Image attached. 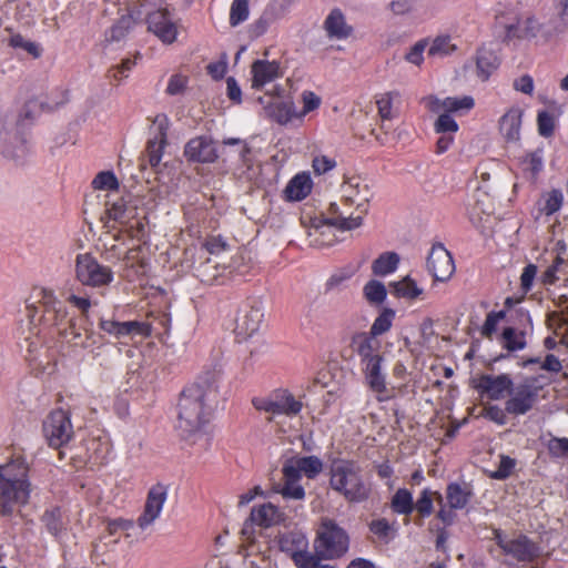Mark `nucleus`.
<instances>
[{
	"label": "nucleus",
	"instance_id": "20",
	"mask_svg": "<svg viewBox=\"0 0 568 568\" xmlns=\"http://www.w3.org/2000/svg\"><path fill=\"white\" fill-rule=\"evenodd\" d=\"M352 175L338 168L335 159L322 155V186L326 187L328 199H332L337 190H341L343 183L352 179Z\"/></svg>",
	"mask_w": 568,
	"mask_h": 568
},
{
	"label": "nucleus",
	"instance_id": "50",
	"mask_svg": "<svg viewBox=\"0 0 568 568\" xmlns=\"http://www.w3.org/2000/svg\"><path fill=\"white\" fill-rule=\"evenodd\" d=\"M504 346L508 351H519L526 346V338L523 332L507 327L503 332Z\"/></svg>",
	"mask_w": 568,
	"mask_h": 568
},
{
	"label": "nucleus",
	"instance_id": "56",
	"mask_svg": "<svg viewBox=\"0 0 568 568\" xmlns=\"http://www.w3.org/2000/svg\"><path fill=\"white\" fill-rule=\"evenodd\" d=\"M273 22V17L270 13L264 12L258 19H256L248 28V34L251 38H260L265 34Z\"/></svg>",
	"mask_w": 568,
	"mask_h": 568
},
{
	"label": "nucleus",
	"instance_id": "39",
	"mask_svg": "<svg viewBox=\"0 0 568 568\" xmlns=\"http://www.w3.org/2000/svg\"><path fill=\"white\" fill-rule=\"evenodd\" d=\"M250 18V0H233L230 6L229 23L232 28L247 21Z\"/></svg>",
	"mask_w": 568,
	"mask_h": 568
},
{
	"label": "nucleus",
	"instance_id": "55",
	"mask_svg": "<svg viewBox=\"0 0 568 568\" xmlns=\"http://www.w3.org/2000/svg\"><path fill=\"white\" fill-rule=\"evenodd\" d=\"M562 193L559 190H552L544 197V205L541 212L546 215H551L557 212L562 204Z\"/></svg>",
	"mask_w": 568,
	"mask_h": 568
},
{
	"label": "nucleus",
	"instance_id": "14",
	"mask_svg": "<svg viewBox=\"0 0 568 568\" xmlns=\"http://www.w3.org/2000/svg\"><path fill=\"white\" fill-rule=\"evenodd\" d=\"M264 318V307L262 301L257 298L248 300L239 311L235 320L234 332L237 337L246 339L258 332Z\"/></svg>",
	"mask_w": 568,
	"mask_h": 568
},
{
	"label": "nucleus",
	"instance_id": "11",
	"mask_svg": "<svg viewBox=\"0 0 568 568\" xmlns=\"http://www.w3.org/2000/svg\"><path fill=\"white\" fill-rule=\"evenodd\" d=\"M170 119L164 113H159L153 119L150 129V139L146 142L144 155L151 168H156L163 158L164 149L168 145Z\"/></svg>",
	"mask_w": 568,
	"mask_h": 568
},
{
	"label": "nucleus",
	"instance_id": "8",
	"mask_svg": "<svg viewBox=\"0 0 568 568\" xmlns=\"http://www.w3.org/2000/svg\"><path fill=\"white\" fill-rule=\"evenodd\" d=\"M253 407L258 412L272 415L296 416L302 410L303 404L294 395L283 388H277L264 396L252 398Z\"/></svg>",
	"mask_w": 568,
	"mask_h": 568
},
{
	"label": "nucleus",
	"instance_id": "46",
	"mask_svg": "<svg viewBox=\"0 0 568 568\" xmlns=\"http://www.w3.org/2000/svg\"><path fill=\"white\" fill-rule=\"evenodd\" d=\"M392 508L395 513L409 515L414 509L412 494L405 489H398L392 498Z\"/></svg>",
	"mask_w": 568,
	"mask_h": 568
},
{
	"label": "nucleus",
	"instance_id": "27",
	"mask_svg": "<svg viewBox=\"0 0 568 568\" xmlns=\"http://www.w3.org/2000/svg\"><path fill=\"white\" fill-rule=\"evenodd\" d=\"M503 550L519 561H531L540 554L539 547L526 536L509 540L507 545H503Z\"/></svg>",
	"mask_w": 568,
	"mask_h": 568
},
{
	"label": "nucleus",
	"instance_id": "4",
	"mask_svg": "<svg viewBox=\"0 0 568 568\" xmlns=\"http://www.w3.org/2000/svg\"><path fill=\"white\" fill-rule=\"evenodd\" d=\"M320 473V458L316 456L287 458L282 467L283 485L278 490L286 499H303L305 490L300 485L302 475L315 478Z\"/></svg>",
	"mask_w": 568,
	"mask_h": 568
},
{
	"label": "nucleus",
	"instance_id": "2",
	"mask_svg": "<svg viewBox=\"0 0 568 568\" xmlns=\"http://www.w3.org/2000/svg\"><path fill=\"white\" fill-rule=\"evenodd\" d=\"M372 197L368 183L359 175L343 183L332 199L322 186V236L334 227L339 234L362 226L367 204Z\"/></svg>",
	"mask_w": 568,
	"mask_h": 568
},
{
	"label": "nucleus",
	"instance_id": "59",
	"mask_svg": "<svg viewBox=\"0 0 568 568\" xmlns=\"http://www.w3.org/2000/svg\"><path fill=\"white\" fill-rule=\"evenodd\" d=\"M437 133L452 134L458 130L457 122L449 115V113H440L434 124Z\"/></svg>",
	"mask_w": 568,
	"mask_h": 568
},
{
	"label": "nucleus",
	"instance_id": "6",
	"mask_svg": "<svg viewBox=\"0 0 568 568\" xmlns=\"http://www.w3.org/2000/svg\"><path fill=\"white\" fill-rule=\"evenodd\" d=\"M331 487L351 503L368 498L371 488L359 471L351 463H337L332 467Z\"/></svg>",
	"mask_w": 568,
	"mask_h": 568
},
{
	"label": "nucleus",
	"instance_id": "3",
	"mask_svg": "<svg viewBox=\"0 0 568 568\" xmlns=\"http://www.w3.org/2000/svg\"><path fill=\"white\" fill-rule=\"evenodd\" d=\"M30 497L28 466L21 457L11 459L0 466V503L1 514L12 513L13 504H27Z\"/></svg>",
	"mask_w": 568,
	"mask_h": 568
},
{
	"label": "nucleus",
	"instance_id": "58",
	"mask_svg": "<svg viewBox=\"0 0 568 568\" xmlns=\"http://www.w3.org/2000/svg\"><path fill=\"white\" fill-rule=\"evenodd\" d=\"M516 466V460L508 456H500L498 468L489 474L493 479H506L509 477Z\"/></svg>",
	"mask_w": 568,
	"mask_h": 568
},
{
	"label": "nucleus",
	"instance_id": "61",
	"mask_svg": "<svg viewBox=\"0 0 568 568\" xmlns=\"http://www.w3.org/2000/svg\"><path fill=\"white\" fill-rule=\"evenodd\" d=\"M189 83V78L186 75L176 73L171 75L168 82V87L165 92L169 95H178L185 91Z\"/></svg>",
	"mask_w": 568,
	"mask_h": 568
},
{
	"label": "nucleus",
	"instance_id": "1",
	"mask_svg": "<svg viewBox=\"0 0 568 568\" xmlns=\"http://www.w3.org/2000/svg\"><path fill=\"white\" fill-rule=\"evenodd\" d=\"M220 375L216 372H205L190 386L185 387L179 400L178 427L185 442L207 450L212 436L206 429L210 422L213 403L219 396Z\"/></svg>",
	"mask_w": 568,
	"mask_h": 568
},
{
	"label": "nucleus",
	"instance_id": "31",
	"mask_svg": "<svg viewBox=\"0 0 568 568\" xmlns=\"http://www.w3.org/2000/svg\"><path fill=\"white\" fill-rule=\"evenodd\" d=\"M134 24L135 19L132 13L128 12L126 14L121 16L116 22L104 32L103 42L109 44L122 41L129 34Z\"/></svg>",
	"mask_w": 568,
	"mask_h": 568
},
{
	"label": "nucleus",
	"instance_id": "16",
	"mask_svg": "<svg viewBox=\"0 0 568 568\" xmlns=\"http://www.w3.org/2000/svg\"><path fill=\"white\" fill-rule=\"evenodd\" d=\"M427 268L436 281H447L455 272L450 253L438 243L432 246L427 258Z\"/></svg>",
	"mask_w": 568,
	"mask_h": 568
},
{
	"label": "nucleus",
	"instance_id": "5",
	"mask_svg": "<svg viewBox=\"0 0 568 568\" xmlns=\"http://www.w3.org/2000/svg\"><path fill=\"white\" fill-rule=\"evenodd\" d=\"M105 212L110 221L122 225L129 237L142 240L146 235V215L131 200L119 196L108 201Z\"/></svg>",
	"mask_w": 568,
	"mask_h": 568
},
{
	"label": "nucleus",
	"instance_id": "34",
	"mask_svg": "<svg viewBox=\"0 0 568 568\" xmlns=\"http://www.w3.org/2000/svg\"><path fill=\"white\" fill-rule=\"evenodd\" d=\"M320 320V304L316 297L307 300L303 305L300 316L301 327L304 331H315Z\"/></svg>",
	"mask_w": 568,
	"mask_h": 568
},
{
	"label": "nucleus",
	"instance_id": "36",
	"mask_svg": "<svg viewBox=\"0 0 568 568\" xmlns=\"http://www.w3.org/2000/svg\"><path fill=\"white\" fill-rule=\"evenodd\" d=\"M399 256L395 252H385L381 254L372 264V271L375 275L385 276L397 268Z\"/></svg>",
	"mask_w": 568,
	"mask_h": 568
},
{
	"label": "nucleus",
	"instance_id": "42",
	"mask_svg": "<svg viewBox=\"0 0 568 568\" xmlns=\"http://www.w3.org/2000/svg\"><path fill=\"white\" fill-rule=\"evenodd\" d=\"M392 287L396 296L408 300L416 298L423 293V290L417 286L416 282L408 276L392 283Z\"/></svg>",
	"mask_w": 568,
	"mask_h": 568
},
{
	"label": "nucleus",
	"instance_id": "17",
	"mask_svg": "<svg viewBox=\"0 0 568 568\" xmlns=\"http://www.w3.org/2000/svg\"><path fill=\"white\" fill-rule=\"evenodd\" d=\"M232 268L220 264L212 258H206L195 268V276L201 283L209 286L226 285L232 280Z\"/></svg>",
	"mask_w": 568,
	"mask_h": 568
},
{
	"label": "nucleus",
	"instance_id": "57",
	"mask_svg": "<svg viewBox=\"0 0 568 568\" xmlns=\"http://www.w3.org/2000/svg\"><path fill=\"white\" fill-rule=\"evenodd\" d=\"M68 314L69 313L65 305L62 302H60L54 308H52L49 313L43 315V317L47 323L60 327L62 324L69 321Z\"/></svg>",
	"mask_w": 568,
	"mask_h": 568
},
{
	"label": "nucleus",
	"instance_id": "21",
	"mask_svg": "<svg viewBox=\"0 0 568 568\" xmlns=\"http://www.w3.org/2000/svg\"><path fill=\"white\" fill-rule=\"evenodd\" d=\"M184 155L191 162L213 163L219 153L214 142L207 136H195L184 146Z\"/></svg>",
	"mask_w": 568,
	"mask_h": 568
},
{
	"label": "nucleus",
	"instance_id": "40",
	"mask_svg": "<svg viewBox=\"0 0 568 568\" xmlns=\"http://www.w3.org/2000/svg\"><path fill=\"white\" fill-rule=\"evenodd\" d=\"M456 49L457 45L453 43L449 36H438L432 41L428 48V55L434 58H444L450 55L456 51Z\"/></svg>",
	"mask_w": 568,
	"mask_h": 568
},
{
	"label": "nucleus",
	"instance_id": "22",
	"mask_svg": "<svg viewBox=\"0 0 568 568\" xmlns=\"http://www.w3.org/2000/svg\"><path fill=\"white\" fill-rule=\"evenodd\" d=\"M514 383L507 374L481 375L476 388L489 399L498 400L509 394Z\"/></svg>",
	"mask_w": 568,
	"mask_h": 568
},
{
	"label": "nucleus",
	"instance_id": "64",
	"mask_svg": "<svg viewBox=\"0 0 568 568\" xmlns=\"http://www.w3.org/2000/svg\"><path fill=\"white\" fill-rule=\"evenodd\" d=\"M394 316V312L390 310L385 311L382 315H379L373 326H372V333L375 335H379L385 333L389 329L392 325V318Z\"/></svg>",
	"mask_w": 568,
	"mask_h": 568
},
{
	"label": "nucleus",
	"instance_id": "51",
	"mask_svg": "<svg viewBox=\"0 0 568 568\" xmlns=\"http://www.w3.org/2000/svg\"><path fill=\"white\" fill-rule=\"evenodd\" d=\"M92 186L95 190L118 191L119 181L112 171H102L93 179Z\"/></svg>",
	"mask_w": 568,
	"mask_h": 568
},
{
	"label": "nucleus",
	"instance_id": "52",
	"mask_svg": "<svg viewBox=\"0 0 568 568\" xmlns=\"http://www.w3.org/2000/svg\"><path fill=\"white\" fill-rule=\"evenodd\" d=\"M398 98L397 92H388L376 98L377 112L382 121L393 118V101Z\"/></svg>",
	"mask_w": 568,
	"mask_h": 568
},
{
	"label": "nucleus",
	"instance_id": "53",
	"mask_svg": "<svg viewBox=\"0 0 568 568\" xmlns=\"http://www.w3.org/2000/svg\"><path fill=\"white\" fill-rule=\"evenodd\" d=\"M475 102L474 99L469 95L456 98V97H448L444 99V108L445 112H459L463 110H470L474 106Z\"/></svg>",
	"mask_w": 568,
	"mask_h": 568
},
{
	"label": "nucleus",
	"instance_id": "62",
	"mask_svg": "<svg viewBox=\"0 0 568 568\" xmlns=\"http://www.w3.org/2000/svg\"><path fill=\"white\" fill-rule=\"evenodd\" d=\"M505 317V312L504 311H499V312H490L486 320H485V323L481 327V335L484 337H487V338H490L491 335L495 333L496 331V327L498 325V323Z\"/></svg>",
	"mask_w": 568,
	"mask_h": 568
},
{
	"label": "nucleus",
	"instance_id": "43",
	"mask_svg": "<svg viewBox=\"0 0 568 568\" xmlns=\"http://www.w3.org/2000/svg\"><path fill=\"white\" fill-rule=\"evenodd\" d=\"M363 294L369 304L379 305L386 298L387 292L382 282L372 280L365 284Z\"/></svg>",
	"mask_w": 568,
	"mask_h": 568
},
{
	"label": "nucleus",
	"instance_id": "35",
	"mask_svg": "<svg viewBox=\"0 0 568 568\" xmlns=\"http://www.w3.org/2000/svg\"><path fill=\"white\" fill-rule=\"evenodd\" d=\"M382 357H371L366 363V378L369 387L377 393L385 389V379L381 374Z\"/></svg>",
	"mask_w": 568,
	"mask_h": 568
},
{
	"label": "nucleus",
	"instance_id": "9",
	"mask_svg": "<svg viewBox=\"0 0 568 568\" xmlns=\"http://www.w3.org/2000/svg\"><path fill=\"white\" fill-rule=\"evenodd\" d=\"M43 434L49 446L60 448L73 436L71 414L62 408L53 409L43 422Z\"/></svg>",
	"mask_w": 568,
	"mask_h": 568
},
{
	"label": "nucleus",
	"instance_id": "48",
	"mask_svg": "<svg viewBox=\"0 0 568 568\" xmlns=\"http://www.w3.org/2000/svg\"><path fill=\"white\" fill-rule=\"evenodd\" d=\"M423 0H392L388 10L395 16H407L419 11Z\"/></svg>",
	"mask_w": 568,
	"mask_h": 568
},
{
	"label": "nucleus",
	"instance_id": "33",
	"mask_svg": "<svg viewBox=\"0 0 568 568\" xmlns=\"http://www.w3.org/2000/svg\"><path fill=\"white\" fill-rule=\"evenodd\" d=\"M499 64L497 55L488 49H479L476 55L477 75L486 81Z\"/></svg>",
	"mask_w": 568,
	"mask_h": 568
},
{
	"label": "nucleus",
	"instance_id": "30",
	"mask_svg": "<svg viewBox=\"0 0 568 568\" xmlns=\"http://www.w3.org/2000/svg\"><path fill=\"white\" fill-rule=\"evenodd\" d=\"M41 523L53 537H59L67 529L64 513L59 506L47 508L41 516Z\"/></svg>",
	"mask_w": 568,
	"mask_h": 568
},
{
	"label": "nucleus",
	"instance_id": "7",
	"mask_svg": "<svg viewBox=\"0 0 568 568\" xmlns=\"http://www.w3.org/2000/svg\"><path fill=\"white\" fill-rule=\"evenodd\" d=\"M75 278L84 286L100 288L113 282L114 273L92 254L82 253L75 257Z\"/></svg>",
	"mask_w": 568,
	"mask_h": 568
},
{
	"label": "nucleus",
	"instance_id": "60",
	"mask_svg": "<svg viewBox=\"0 0 568 568\" xmlns=\"http://www.w3.org/2000/svg\"><path fill=\"white\" fill-rule=\"evenodd\" d=\"M202 247L205 248L207 253L217 255L226 251L229 244L221 235H211L205 237Z\"/></svg>",
	"mask_w": 568,
	"mask_h": 568
},
{
	"label": "nucleus",
	"instance_id": "10",
	"mask_svg": "<svg viewBox=\"0 0 568 568\" xmlns=\"http://www.w3.org/2000/svg\"><path fill=\"white\" fill-rule=\"evenodd\" d=\"M498 24L505 31V39L530 40L541 34V24L529 14H511L498 18Z\"/></svg>",
	"mask_w": 568,
	"mask_h": 568
},
{
	"label": "nucleus",
	"instance_id": "28",
	"mask_svg": "<svg viewBox=\"0 0 568 568\" xmlns=\"http://www.w3.org/2000/svg\"><path fill=\"white\" fill-rule=\"evenodd\" d=\"M523 111L519 108L509 109L499 121V131L507 142L520 139Z\"/></svg>",
	"mask_w": 568,
	"mask_h": 568
},
{
	"label": "nucleus",
	"instance_id": "47",
	"mask_svg": "<svg viewBox=\"0 0 568 568\" xmlns=\"http://www.w3.org/2000/svg\"><path fill=\"white\" fill-rule=\"evenodd\" d=\"M125 327L128 337L140 336L143 338H149L154 333V323L148 321L146 318L143 321H126Z\"/></svg>",
	"mask_w": 568,
	"mask_h": 568
},
{
	"label": "nucleus",
	"instance_id": "25",
	"mask_svg": "<svg viewBox=\"0 0 568 568\" xmlns=\"http://www.w3.org/2000/svg\"><path fill=\"white\" fill-rule=\"evenodd\" d=\"M248 520L263 528L280 525L285 520V514L272 503L253 507Z\"/></svg>",
	"mask_w": 568,
	"mask_h": 568
},
{
	"label": "nucleus",
	"instance_id": "12",
	"mask_svg": "<svg viewBox=\"0 0 568 568\" xmlns=\"http://www.w3.org/2000/svg\"><path fill=\"white\" fill-rule=\"evenodd\" d=\"M540 387L535 379L527 378L516 386L513 385L508 399L505 403V412L511 415H524L536 404Z\"/></svg>",
	"mask_w": 568,
	"mask_h": 568
},
{
	"label": "nucleus",
	"instance_id": "32",
	"mask_svg": "<svg viewBox=\"0 0 568 568\" xmlns=\"http://www.w3.org/2000/svg\"><path fill=\"white\" fill-rule=\"evenodd\" d=\"M474 203L470 205L468 210V215L470 221L474 224L479 223L483 220L484 215H490L493 212V202L489 195L481 189L478 187L474 195Z\"/></svg>",
	"mask_w": 568,
	"mask_h": 568
},
{
	"label": "nucleus",
	"instance_id": "29",
	"mask_svg": "<svg viewBox=\"0 0 568 568\" xmlns=\"http://www.w3.org/2000/svg\"><path fill=\"white\" fill-rule=\"evenodd\" d=\"M275 542L278 549L291 558L308 546L306 537L298 531L281 532L275 537Z\"/></svg>",
	"mask_w": 568,
	"mask_h": 568
},
{
	"label": "nucleus",
	"instance_id": "26",
	"mask_svg": "<svg viewBox=\"0 0 568 568\" xmlns=\"http://www.w3.org/2000/svg\"><path fill=\"white\" fill-rule=\"evenodd\" d=\"M313 189L310 173L301 172L294 175L283 191V199L287 202H300L306 199Z\"/></svg>",
	"mask_w": 568,
	"mask_h": 568
},
{
	"label": "nucleus",
	"instance_id": "15",
	"mask_svg": "<svg viewBox=\"0 0 568 568\" xmlns=\"http://www.w3.org/2000/svg\"><path fill=\"white\" fill-rule=\"evenodd\" d=\"M168 497L169 485L164 483H156L149 488L143 511L136 519L140 529L145 530L160 518Z\"/></svg>",
	"mask_w": 568,
	"mask_h": 568
},
{
	"label": "nucleus",
	"instance_id": "23",
	"mask_svg": "<svg viewBox=\"0 0 568 568\" xmlns=\"http://www.w3.org/2000/svg\"><path fill=\"white\" fill-rule=\"evenodd\" d=\"M252 89L262 90L266 84L283 77L277 61L255 60L251 65Z\"/></svg>",
	"mask_w": 568,
	"mask_h": 568
},
{
	"label": "nucleus",
	"instance_id": "45",
	"mask_svg": "<svg viewBox=\"0 0 568 568\" xmlns=\"http://www.w3.org/2000/svg\"><path fill=\"white\" fill-rule=\"evenodd\" d=\"M88 459L94 464H103L109 454V444L98 438L87 440Z\"/></svg>",
	"mask_w": 568,
	"mask_h": 568
},
{
	"label": "nucleus",
	"instance_id": "18",
	"mask_svg": "<svg viewBox=\"0 0 568 568\" xmlns=\"http://www.w3.org/2000/svg\"><path fill=\"white\" fill-rule=\"evenodd\" d=\"M149 261L142 245L130 248L123 257L121 276L128 282H136L146 275Z\"/></svg>",
	"mask_w": 568,
	"mask_h": 568
},
{
	"label": "nucleus",
	"instance_id": "13",
	"mask_svg": "<svg viewBox=\"0 0 568 568\" xmlns=\"http://www.w3.org/2000/svg\"><path fill=\"white\" fill-rule=\"evenodd\" d=\"M348 536L333 520H322V560L336 559L348 550Z\"/></svg>",
	"mask_w": 568,
	"mask_h": 568
},
{
	"label": "nucleus",
	"instance_id": "24",
	"mask_svg": "<svg viewBox=\"0 0 568 568\" xmlns=\"http://www.w3.org/2000/svg\"><path fill=\"white\" fill-rule=\"evenodd\" d=\"M324 30L326 39L336 43L347 40L353 34V27L339 9H333L328 13L324 21Z\"/></svg>",
	"mask_w": 568,
	"mask_h": 568
},
{
	"label": "nucleus",
	"instance_id": "54",
	"mask_svg": "<svg viewBox=\"0 0 568 568\" xmlns=\"http://www.w3.org/2000/svg\"><path fill=\"white\" fill-rule=\"evenodd\" d=\"M371 531L384 541H389L394 537L395 529L385 518L373 520L369 525Z\"/></svg>",
	"mask_w": 568,
	"mask_h": 568
},
{
	"label": "nucleus",
	"instance_id": "44",
	"mask_svg": "<svg viewBox=\"0 0 568 568\" xmlns=\"http://www.w3.org/2000/svg\"><path fill=\"white\" fill-rule=\"evenodd\" d=\"M469 496L470 491L458 484H450L447 487L446 498L452 508H464L468 503Z\"/></svg>",
	"mask_w": 568,
	"mask_h": 568
},
{
	"label": "nucleus",
	"instance_id": "49",
	"mask_svg": "<svg viewBox=\"0 0 568 568\" xmlns=\"http://www.w3.org/2000/svg\"><path fill=\"white\" fill-rule=\"evenodd\" d=\"M33 296L43 307V315L54 308L61 301H59L52 290L45 287H37L33 290Z\"/></svg>",
	"mask_w": 568,
	"mask_h": 568
},
{
	"label": "nucleus",
	"instance_id": "19",
	"mask_svg": "<svg viewBox=\"0 0 568 568\" xmlns=\"http://www.w3.org/2000/svg\"><path fill=\"white\" fill-rule=\"evenodd\" d=\"M146 22L148 29L162 42L171 44L176 40L178 28L166 9H160L149 13Z\"/></svg>",
	"mask_w": 568,
	"mask_h": 568
},
{
	"label": "nucleus",
	"instance_id": "37",
	"mask_svg": "<svg viewBox=\"0 0 568 568\" xmlns=\"http://www.w3.org/2000/svg\"><path fill=\"white\" fill-rule=\"evenodd\" d=\"M320 541V528L315 529L314 554H310L307 549H303L292 559L297 568H320V552L317 551V542Z\"/></svg>",
	"mask_w": 568,
	"mask_h": 568
},
{
	"label": "nucleus",
	"instance_id": "63",
	"mask_svg": "<svg viewBox=\"0 0 568 568\" xmlns=\"http://www.w3.org/2000/svg\"><path fill=\"white\" fill-rule=\"evenodd\" d=\"M426 47L427 42L425 40L416 42L405 54V59L412 64L420 65L424 60L423 53Z\"/></svg>",
	"mask_w": 568,
	"mask_h": 568
},
{
	"label": "nucleus",
	"instance_id": "41",
	"mask_svg": "<svg viewBox=\"0 0 568 568\" xmlns=\"http://www.w3.org/2000/svg\"><path fill=\"white\" fill-rule=\"evenodd\" d=\"M8 45L12 49H22L33 59L42 55V48L39 43L27 40L21 33H12L8 40Z\"/></svg>",
	"mask_w": 568,
	"mask_h": 568
},
{
	"label": "nucleus",
	"instance_id": "38",
	"mask_svg": "<svg viewBox=\"0 0 568 568\" xmlns=\"http://www.w3.org/2000/svg\"><path fill=\"white\" fill-rule=\"evenodd\" d=\"M146 320L154 323L155 336L169 335L171 329V316L163 310H151L146 313Z\"/></svg>",
	"mask_w": 568,
	"mask_h": 568
}]
</instances>
